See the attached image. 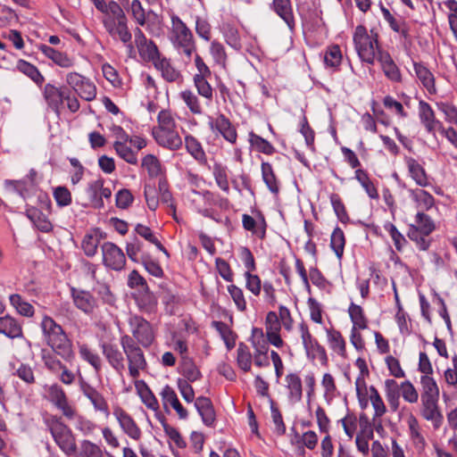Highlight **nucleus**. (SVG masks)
Here are the masks:
<instances>
[{"label":"nucleus","mask_w":457,"mask_h":457,"mask_svg":"<svg viewBox=\"0 0 457 457\" xmlns=\"http://www.w3.org/2000/svg\"><path fill=\"white\" fill-rule=\"evenodd\" d=\"M252 334V344L254 348L253 355L267 354L269 345L268 342L263 339L262 330L261 328H253Z\"/></svg>","instance_id":"nucleus-41"},{"label":"nucleus","mask_w":457,"mask_h":457,"mask_svg":"<svg viewBox=\"0 0 457 457\" xmlns=\"http://www.w3.org/2000/svg\"><path fill=\"white\" fill-rule=\"evenodd\" d=\"M419 116L421 123L428 133H434L436 127L440 123L435 118V112L431 106L425 101L419 103Z\"/></svg>","instance_id":"nucleus-22"},{"label":"nucleus","mask_w":457,"mask_h":457,"mask_svg":"<svg viewBox=\"0 0 457 457\" xmlns=\"http://www.w3.org/2000/svg\"><path fill=\"white\" fill-rule=\"evenodd\" d=\"M327 335L330 348L339 355L345 356V341L341 333L335 329H327Z\"/></svg>","instance_id":"nucleus-37"},{"label":"nucleus","mask_w":457,"mask_h":457,"mask_svg":"<svg viewBox=\"0 0 457 457\" xmlns=\"http://www.w3.org/2000/svg\"><path fill=\"white\" fill-rule=\"evenodd\" d=\"M80 389L83 395L91 402L96 411L109 416V406L101 393L84 380L80 381Z\"/></svg>","instance_id":"nucleus-14"},{"label":"nucleus","mask_w":457,"mask_h":457,"mask_svg":"<svg viewBox=\"0 0 457 457\" xmlns=\"http://www.w3.org/2000/svg\"><path fill=\"white\" fill-rule=\"evenodd\" d=\"M345 239L344 232L338 227L334 229L331 235L330 246L336 255L340 259L344 253Z\"/></svg>","instance_id":"nucleus-52"},{"label":"nucleus","mask_w":457,"mask_h":457,"mask_svg":"<svg viewBox=\"0 0 457 457\" xmlns=\"http://www.w3.org/2000/svg\"><path fill=\"white\" fill-rule=\"evenodd\" d=\"M144 292L137 297L139 307L146 312H152L157 304L154 295L149 292L148 287L143 289Z\"/></svg>","instance_id":"nucleus-57"},{"label":"nucleus","mask_w":457,"mask_h":457,"mask_svg":"<svg viewBox=\"0 0 457 457\" xmlns=\"http://www.w3.org/2000/svg\"><path fill=\"white\" fill-rule=\"evenodd\" d=\"M195 407L206 426H212L215 421V411L210 398L199 396L195 402Z\"/></svg>","instance_id":"nucleus-19"},{"label":"nucleus","mask_w":457,"mask_h":457,"mask_svg":"<svg viewBox=\"0 0 457 457\" xmlns=\"http://www.w3.org/2000/svg\"><path fill=\"white\" fill-rule=\"evenodd\" d=\"M26 216L40 231L47 233L53 229V225L48 218L37 208H28L26 210Z\"/></svg>","instance_id":"nucleus-24"},{"label":"nucleus","mask_w":457,"mask_h":457,"mask_svg":"<svg viewBox=\"0 0 457 457\" xmlns=\"http://www.w3.org/2000/svg\"><path fill=\"white\" fill-rule=\"evenodd\" d=\"M181 373L189 382H195L201 378V372L196 365L190 359L185 357H183L181 364Z\"/></svg>","instance_id":"nucleus-46"},{"label":"nucleus","mask_w":457,"mask_h":457,"mask_svg":"<svg viewBox=\"0 0 457 457\" xmlns=\"http://www.w3.org/2000/svg\"><path fill=\"white\" fill-rule=\"evenodd\" d=\"M132 337L137 345L148 347L152 345L154 336L150 323L140 316H133L129 319Z\"/></svg>","instance_id":"nucleus-6"},{"label":"nucleus","mask_w":457,"mask_h":457,"mask_svg":"<svg viewBox=\"0 0 457 457\" xmlns=\"http://www.w3.org/2000/svg\"><path fill=\"white\" fill-rule=\"evenodd\" d=\"M142 167L146 169L148 175L152 178L157 177L161 173V163L153 154H147L143 158Z\"/></svg>","instance_id":"nucleus-58"},{"label":"nucleus","mask_w":457,"mask_h":457,"mask_svg":"<svg viewBox=\"0 0 457 457\" xmlns=\"http://www.w3.org/2000/svg\"><path fill=\"white\" fill-rule=\"evenodd\" d=\"M120 343L128 361L129 376L133 378H138L140 371L145 370L147 367L143 350L129 335L122 336Z\"/></svg>","instance_id":"nucleus-5"},{"label":"nucleus","mask_w":457,"mask_h":457,"mask_svg":"<svg viewBox=\"0 0 457 457\" xmlns=\"http://www.w3.org/2000/svg\"><path fill=\"white\" fill-rule=\"evenodd\" d=\"M370 402L375 411V417H381L386 411V405L374 386H371L370 387Z\"/></svg>","instance_id":"nucleus-62"},{"label":"nucleus","mask_w":457,"mask_h":457,"mask_svg":"<svg viewBox=\"0 0 457 457\" xmlns=\"http://www.w3.org/2000/svg\"><path fill=\"white\" fill-rule=\"evenodd\" d=\"M101 347L103 354L111 367L117 372L121 373L125 369L122 353L115 345L112 344L104 343Z\"/></svg>","instance_id":"nucleus-17"},{"label":"nucleus","mask_w":457,"mask_h":457,"mask_svg":"<svg viewBox=\"0 0 457 457\" xmlns=\"http://www.w3.org/2000/svg\"><path fill=\"white\" fill-rule=\"evenodd\" d=\"M273 10L293 30L295 28V18L290 0H273Z\"/></svg>","instance_id":"nucleus-23"},{"label":"nucleus","mask_w":457,"mask_h":457,"mask_svg":"<svg viewBox=\"0 0 457 457\" xmlns=\"http://www.w3.org/2000/svg\"><path fill=\"white\" fill-rule=\"evenodd\" d=\"M180 97L194 114H202L203 108L200 104L197 96L191 90H184L180 93Z\"/></svg>","instance_id":"nucleus-51"},{"label":"nucleus","mask_w":457,"mask_h":457,"mask_svg":"<svg viewBox=\"0 0 457 457\" xmlns=\"http://www.w3.org/2000/svg\"><path fill=\"white\" fill-rule=\"evenodd\" d=\"M16 68L19 71L28 76L37 86H41L44 83L45 78L35 65L24 60H19Z\"/></svg>","instance_id":"nucleus-31"},{"label":"nucleus","mask_w":457,"mask_h":457,"mask_svg":"<svg viewBox=\"0 0 457 457\" xmlns=\"http://www.w3.org/2000/svg\"><path fill=\"white\" fill-rule=\"evenodd\" d=\"M154 67L161 71L162 78L168 82H175L181 78L180 71L176 70L166 57L162 56L157 60Z\"/></svg>","instance_id":"nucleus-28"},{"label":"nucleus","mask_w":457,"mask_h":457,"mask_svg":"<svg viewBox=\"0 0 457 457\" xmlns=\"http://www.w3.org/2000/svg\"><path fill=\"white\" fill-rule=\"evenodd\" d=\"M286 382L289 391V398L294 402H299L303 395L302 381L300 377L295 373H290L287 375Z\"/></svg>","instance_id":"nucleus-32"},{"label":"nucleus","mask_w":457,"mask_h":457,"mask_svg":"<svg viewBox=\"0 0 457 457\" xmlns=\"http://www.w3.org/2000/svg\"><path fill=\"white\" fill-rule=\"evenodd\" d=\"M416 76L420 80L424 87L430 93H436L435 78L432 72L421 62L413 63Z\"/></svg>","instance_id":"nucleus-27"},{"label":"nucleus","mask_w":457,"mask_h":457,"mask_svg":"<svg viewBox=\"0 0 457 457\" xmlns=\"http://www.w3.org/2000/svg\"><path fill=\"white\" fill-rule=\"evenodd\" d=\"M439 398H420V415L422 418L432 423L434 429H438L444 421L443 413L438 405Z\"/></svg>","instance_id":"nucleus-7"},{"label":"nucleus","mask_w":457,"mask_h":457,"mask_svg":"<svg viewBox=\"0 0 457 457\" xmlns=\"http://www.w3.org/2000/svg\"><path fill=\"white\" fill-rule=\"evenodd\" d=\"M113 147L117 154L125 162L130 164H137V158L136 153L127 145V143L114 142Z\"/></svg>","instance_id":"nucleus-55"},{"label":"nucleus","mask_w":457,"mask_h":457,"mask_svg":"<svg viewBox=\"0 0 457 457\" xmlns=\"http://www.w3.org/2000/svg\"><path fill=\"white\" fill-rule=\"evenodd\" d=\"M407 236L411 241L415 242L416 246L420 250L426 251L428 249L430 241L428 238V237L429 235H425L421 230L410 226L407 232Z\"/></svg>","instance_id":"nucleus-45"},{"label":"nucleus","mask_w":457,"mask_h":457,"mask_svg":"<svg viewBox=\"0 0 457 457\" xmlns=\"http://www.w3.org/2000/svg\"><path fill=\"white\" fill-rule=\"evenodd\" d=\"M49 401L68 418L72 419L76 414L75 409L69 404L67 396L63 389L57 384L49 386L48 390Z\"/></svg>","instance_id":"nucleus-11"},{"label":"nucleus","mask_w":457,"mask_h":457,"mask_svg":"<svg viewBox=\"0 0 457 457\" xmlns=\"http://www.w3.org/2000/svg\"><path fill=\"white\" fill-rule=\"evenodd\" d=\"M113 415L124 434L135 441L141 439L142 431L140 428L126 411L120 407H116Z\"/></svg>","instance_id":"nucleus-10"},{"label":"nucleus","mask_w":457,"mask_h":457,"mask_svg":"<svg viewBox=\"0 0 457 457\" xmlns=\"http://www.w3.org/2000/svg\"><path fill=\"white\" fill-rule=\"evenodd\" d=\"M210 53L218 65L221 67L226 66L227 54L223 45L216 40H213L210 46Z\"/></svg>","instance_id":"nucleus-56"},{"label":"nucleus","mask_w":457,"mask_h":457,"mask_svg":"<svg viewBox=\"0 0 457 457\" xmlns=\"http://www.w3.org/2000/svg\"><path fill=\"white\" fill-rule=\"evenodd\" d=\"M38 48L47 58L62 68H70L74 63L73 60L66 54L58 52L49 46L40 45Z\"/></svg>","instance_id":"nucleus-25"},{"label":"nucleus","mask_w":457,"mask_h":457,"mask_svg":"<svg viewBox=\"0 0 457 457\" xmlns=\"http://www.w3.org/2000/svg\"><path fill=\"white\" fill-rule=\"evenodd\" d=\"M79 353L82 359L91 364L96 371L101 370V358L97 353L91 351L86 345H80Z\"/></svg>","instance_id":"nucleus-59"},{"label":"nucleus","mask_w":457,"mask_h":457,"mask_svg":"<svg viewBox=\"0 0 457 457\" xmlns=\"http://www.w3.org/2000/svg\"><path fill=\"white\" fill-rule=\"evenodd\" d=\"M405 162L411 177L420 187L428 185V177L424 168L412 157H407Z\"/></svg>","instance_id":"nucleus-26"},{"label":"nucleus","mask_w":457,"mask_h":457,"mask_svg":"<svg viewBox=\"0 0 457 457\" xmlns=\"http://www.w3.org/2000/svg\"><path fill=\"white\" fill-rule=\"evenodd\" d=\"M386 396L390 407L396 411L399 407L400 386L395 379L385 381Z\"/></svg>","instance_id":"nucleus-33"},{"label":"nucleus","mask_w":457,"mask_h":457,"mask_svg":"<svg viewBox=\"0 0 457 457\" xmlns=\"http://www.w3.org/2000/svg\"><path fill=\"white\" fill-rule=\"evenodd\" d=\"M135 231L140 237H144L148 242L154 244L160 251H162L168 258L170 254L166 248L162 245V243L157 239V237L154 235L152 229L145 225L137 224L135 228Z\"/></svg>","instance_id":"nucleus-40"},{"label":"nucleus","mask_w":457,"mask_h":457,"mask_svg":"<svg viewBox=\"0 0 457 457\" xmlns=\"http://www.w3.org/2000/svg\"><path fill=\"white\" fill-rule=\"evenodd\" d=\"M270 403L271 420L275 426L274 432L278 436H283L286 433V425L284 423L282 414L272 399H270Z\"/></svg>","instance_id":"nucleus-54"},{"label":"nucleus","mask_w":457,"mask_h":457,"mask_svg":"<svg viewBox=\"0 0 457 457\" xmlns=\"http://www.w3.org/2000/svg\"><path fill=\"white\" fill-rule=\"evenodd\" d=\"M43 421L61 451L66 456H73L78 446L71 429L55 415L44 414Z\"/></svg>","instance_id":"nucleus-2"},{"label":"nucleus","mask_w":457,"mask_h":457,"mask_svg":"<svg viewBox=\"0 0 457 457\" xmlns=\"http://www.w3.org/2000/svg\"><path fill=\"white\" fill-rule=\"evenodd\" d=\"M169 38L178 53L185 54L188 60L196 51V45L191 29L179 16H171Z\"/></svg>","instance_id":"nucleus-3"},{"label":"nucleus","mask_w":457,"mask_h":457,"mask_svg":"<svg viewBox=\"0 0 457 457\" xmlns=\"http://www.w3.org/2000/svg\"><path fill=\"white\" fill-rule=\"evenodd\" d=\"M102 185H104V180L99 179L90 182L87 188V193L95 208L101 209L104 207V201L99 197V190H101Z\"/></svg>","instance_id":"nucleus-43"},{"label":"nucleus","mask_w":457,"mask_h":457,"mask_svg":"<svg viewBox=\"0 0 457 457\" xmlns=\"http://www.w3.org/2000/svg\"><path fill=\"white\" fill-rule=\"evenodd\" d=\"M75 457H104V450L100 445L84 439L79 443Z\"/></svg>","instance_id":"nucleus-30"},{"label":"nucleus","mask_w":457,"mask_h":457,"mask_svg":"<svg viewBox=\"0 0 457 457\" xmlns=\"http://www.w3.org/2000/svg\"><path fill=\"white\" fill-rule=\"evenodd\" d=\"M144 387L139 389V395L145 406L153 411L159 409V403L150 388L144 383Z\"/></svg>","instance_id":"nucleus-64"},{"label":"nucleus","mask_w":457,"mask_h":457,"mask_svg":"<svg viewBox=\"0 0 457 457\" xmlns=\"http://www.w3.org/2000/svg\"><path fill=\"white\" fill-rule=\"evenodd\" d=\"M410 226L421 230L425 235H430L436 228L432 219L423 212H417L415 224H411Z\"/></svg>","instance_id":"nucleus-44"},{"label":"nucleus","mask_w":457,"mask_h":457,"mask_svg":"<svg viewBox=\"0 0 457 457\" xmlns=\"http://www.w3.org/2000/svg\"><path fill=\"white\" fill-rule=\"evenodd\" d=\"M209 78L210 77H194L193 79L195 87L197 89V93L211 103L213 99V89L208 82Z\"/></svg>","instance_id":"nucleus-50"},{"label":"nucleus","mask_w":457,"mask_h":457,"mask_svg":"<svg viewBox=\"0 0 457 457\" xmlns=\"http://www.w3.org/2000/svg\"><path fill=\"white\" fill-rule=\"evenodd\" d=\"M67 91L68 89L56 87L50 83L45 86L43 91L44 97L47 102L48 106L55 112H59V109L63 103Z\"/></svg>","instance_id":"nucleus-18"},{"label":"nucleus","mask_w":457,"mask_h":457,"mask_svg":"<svg viewBox=\"0 0 457 457\" xmlns=\"http://www.w3.org/2000/svg\"><path fill=\"white\" fill-rule=\"evenodd\" d=\"M0 334L9 338H21L23 337L21 325L10 315L0 317Z\"/></svg>","instance_id":"nucleus-20"},{"label":"nucleus","mask_w":457,"mask_h":457,"mask_svg":"<svg viewBox=\"0 0 457 457\" xmlns=\"http://www.w3.org/2000/svg\"><path fill=\"white\" fill-rule=\"evenodd\" d=\"M160 395L165 409L171 406L176 411L179 419L186 420L187 418V411L182 406L171 386L168 385L165 386L160 393Z\"/></svg>","instance_id":"nucleus-16"},{"label":"nucleus","mask_w":457,"mask_h":457,"mask_svg":"<svg viewBox=\"0 0 457 457\" xmlns=\"http://www.w3.org/2000/svg\"><path fill=\"white\" fill-rule=\"evenodd\" d=\"M71 295L75 305L82 312L90 313L95 309L96 302L89 292L72 288Z\"/></svg>","instance_id":"nucleus-21"},{"label":"nucleus","mask_w":457,"mask_h":457,"mask_svg":"<svg viewBox=\"0 0 457 457\" xmlns=\"http://www.w3.org/2000/svg\"><path fill=\"white\" fill-rule=\"evenodd\" d=\"M11 304L17 310V312L26 317H32L34 314V307L22 300L21 296L18 294L10 295Z\"/></svg>","instance_id":"nucleus-49"},{"label":"nucleus","mask_w":457,"mask_h":457,"mask_svg":"<svg viewBox=\"0 0 457 457\" xmlns=\"http://www.w3.org/2000/svg\"><path fill=\"white\" fill-rule=\"evenodd\" d=\"M137 49L142 58L153 62L154 64L156 63L157 60H160L162 57L157 46L152 40L139 46Z\"/></svg>","instance_id":"nucleus-48"},{"label":"nucleus","mask_w":457,"mask_h":457,"mask_svg":"<svg viewBox=\"0 0 457 457\" xmlns=\"http://www.w3.org/2000/svg\"><path fill=\"white\" fill-rule=\"evenodd\" d=\"M209 126L212 131H218L222 137L230 143L237 140V131L229 120L225 115H219L214 120L209 121Z\"/></svg>","instance_id":"nucleus-15"},{"label":"nucleus","mask_w":457,"mask_h":457,"mask_svg":"<svg viewBox=\"0 0 457 457\" xmlns=\"http://www.w3.org/2000/svg\"><path fill=\"white\" fill-rule=\"evenodd\" d=\"M105 30L114 39H120L123 44L129 43L132 39V34L128 27V19L122 20H103Z\"/></svg>","instance_id":"nucleus-12"},{"label":"nucleus","mask_w":457,"mask_h":457,"mask_svg":"<svg viewBox=\"0 0 457 457\" xmlns=\"http://www.w3.org/2000/svg\"><path fill=\"white\" fill-rule=\"evenodd\" d=\"M381 12L384 19L388 22L394 31L400 33L405 38L409 37V29L404 21L401 19H395L386 7H381Z\"/></svg>","instance_id":"nucleus-38"},{"label":"nucleus","mask_w":457,"mask_h":457,"mask_svg":"<svg viewBox=\"0 0 457 457\" xmlns=\"http://www.w3.org/2000/svg\"><path fill=\"white\" fill-rule=\"evenodd\" d=\"M420 384L422 386L420 398L423 396L426 398H439V389L433 378L424 375L420 378Z\"/></svg>","instance_id":"nucleus-42"},{"label":"nucleus","mask_w":457,"mask_h":457,"mask_svg":"<svg viewBox=\"0 0 457 457\" xmlns=\"http://www.w3.org/2000/svg\"><path fill=\"white\" fill-rule=\"evenodd\" d=\"M262 179L270 191L273 194H278L279 191L278 183L276 175L273 171L272 166L269 162L262 163Z\"/></svg>","instance_id":"nucleus-36"},{"label":"nucleus","mask_w":457,"mask_h":457,"mask_svg":"<svg viewBox=\"0 0 457 457\" xmlns=\"http://www.w3.org/2000/svg\"><path fill=\"white\" fill-rule=\"evenodd\" d=\"M237 364L240 369L244 371H249L252 366V354L248 350V347L244 344L240 343L237 348Z\"/></svg>","instance_id":"nucleus-53"},{"label":"nucleus","mask_w":457,"mask_h":457,"mask_svg":"<svg viewBox=\"0 0 457 457\" xmlns=\"http://www.w3.org/2000/svg\"><path fill=\"white\" fill-rule=\"evenodd\" d=\"M104 264L114 270H121L126 264L125 254L122 250L112 242H105L102 245Z\"/></svg>","instance_id":"nucleus-9"},{"label":"nucleus","mask_w":457,"mask_h":457,"mask_svg":"<svg viewBox=\"0 0 457 457\" xmlns=\"http://www.w3.org/2000/svg\"><path fill=\"white\" fill-rule=\"evenodd\" d=\"M411 195L422 212L429 210L435 204L432 195L423 189L411 190Z\"/></svg>","instance_id":"nucleus-39"},{"label":"nucleus","mask_w":457,"mask_h":457,"mask_svg":"<svg viewBox=\"0 0 457 457\" xmlns=\"http://www.w3.org/2000/svg\"><path fill=\"white\" fill-rule=\"evenodd\" d=\"M185 145L187 153L193 156L201 164L207 162L206 154L200 142L193 136L187 135L185 137Z\"/></svg>","instance_id":"nucleus-29"},{"label":"nucleus","mask_w":457,"mask_h":457,"mask_svg":"<svg viewBox=\"0 0 457 457\" xmlns=\"http://www.w3.org/2000/svg\"><path fill=\"white\" fill-rule=\"evenodd\" d=\"M301 337L303 345L306 351L307 356L312 360L318 358L321 363H327L328 357L325 348L319 344V342L312 337L308 327L302 323L300 325Z\"/></svg>","instance_id":"nucleus-8"},{"label":"nucleus","mask_w":457,"mask_h":457,"mask_svg":"<svg viewBox=\"0 0 457 457\" xmlns=\"http://www.w3.org/2000/svg\"><path fill=\"white\" fill-rule=\"evenodd\" d=\"M330 202L339 220L344 223L347 222L349 216L340 196L337 194H332L330 195Z\"/></svg>","instance_id":"nucleus-61"},{"label":"nucleus","mask_w":457,"mask_h":457,"mask_svg":"<svg viewBox=\"0 0 457 457\" xmlns=\"http://www.w3.org/2000/svg\"><path fill=\"white\" fill-rule=\"evenodd\" d=\"M355 179L359 181L361 187L364 188L365 192L371 199H378V193L374 186L373 182L370 180L366 170L358 169L355 170Z\"/></svg>","instance_id":"nucleus-35"},{"label":"nucleus","mask_w":457,"mask_h":457,"mask_svg":"<svg viewBox=\"0 0 457 457\" xmlns=\"http://www.w3.org/2000/svg\"><path fill=\"white\" fill-rule=\"evenodd\" d=\"M224 37L226 43L234 49L239 50L242 47L238 31L235 27L228 25L224 30Z\"/></svg>","instance_id":"nucleus-63"},{"label":"nucleus","mask_w":457,"mask_h":457,"mask_svg":"<svg viewBox=\"0 0 457 457\" xmlns=\"http://www.w3.org/2000/svg\"><path fill=\"white\" fill-rule=\"evenodd\" d=\"M40 327L46 343L53 352L64 361H71L74 358L72 342L62 326L56 323L53 318L45 316Z\"/></svg>","instance_id":"nucleus-1"},{"label":"nucleus","mask_w":457,"mask_h":457,"mask_svg":"<svg viewBox=\"0 0 457 457\" xmlns=\"http://www.w3.org/2000/svg\"><path fill=\"white\" fill-rule=\"evenodd\" d=\"M378 35L373 29L369 33L363 25H358L353 33V43L358 56L362 62L373 64L378 49Z\"/></svg>","instance_id":"nucleus-4"},{"label":"nucleus","mask_w":457,"mask_h":457,"mask_svg":"<svg viewBox=\"0 0 457 457\" xmlns=\"http://www.w3.org/2000/svg\"><path fill=\"white\" fill-rule=\"evenodd\" d=\"M99 235H87L82 241V249L87 256L92 257L97 252Z\"/></svg>","instance_id":"nucleus-60"},{"label":"nucleus","mask_w":457,"mask_h":457,"mask_svg":"<svg viewBox=\"0 0 457 457\" xmlns=\"http://www.w3.org/2000/svg\"><path fill=\"white\" fill-rule=\"evenodd\" d=\"M348 312L353 324V328L359 329L367 328L368 320L363 309L360 305L352 303L348 308Z\"/></svg>","instance_id":"nucleus-34"},{"label":"nucleus","mask_w":457,"mask_h":457,"mask_svg":"<svg viewBox=\"0 0 457 457\" xmlns=\"http://www.w3.org/2000/svg\"><path fill=\"white\" fill-rule=\"evenodd\" d=\"M153 136L159 145L171 151L180 149L183 145L182 138L175 129H154Z\"/></svg>","instance_id":"nucleus-13"},{"label":"nucleus","mask_w":457,"mask_h":457,"mask_svg":"<svg viewBox=\"0 0 457 457\" xmlns=\"http://www.w3.org/2000/svg\"><path fill=\"white\" fill-rule=\"evenodd\" d=\"M249 142L252 146L255 147L257 151L262 154H272L276 151L275 147L269 141L253 132L249 133Z\"/></svg>","instance_id":"nucleus-47"}]
</instances>
